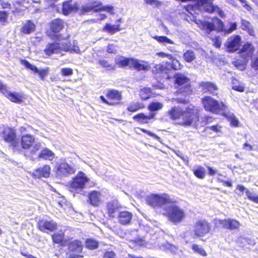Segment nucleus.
Returning a JSON list of instances; mask_svg holds the SVG:
<instances>
[{
	"label": "nucleus",
	"mask_w": 258,
	"mask_h": 258,
	"mask_svg": "<svg viewBox=\"0 0 258 258\" xmlns=\"http://www.w3.org/2000/svg\"><path fill=\"white\" fill-rule=\"evenodd\" d=\"M196 1L197 4L196 5H187L185 8L186 11L193 16L194 20L199 25L200 29L205 30L207 33H209L215 29V23L217 24L218 30L219 31H223L225 34H230L237 29V25L236 23H231L230 24L229 28L223 29V23L218 18L214 19L212 23L197 19L195 15H199V13L202 12L209 13H216L222 18L224 17V14L219 7L213 6L210 0H196Z\"/></svg>",
	"instance_id": "1"
},
{
	"label": "nucleus",
	"mask_w": 258,
	"mask_h": 258,
	"mask_svg": "<svg viewBox=\"0 0 258 258\" xmlns=\"http://www.w3.org/2000/svg\"><path fill=\"white\" fill-rule=\"evenodd\" d=\"M167 113L172 120H177L181 117L182 125L195 127L199 125L198 109L191 104L188 105L185 110H183L179 107H173Z\"/></svg>",
	"instance_id": "2"
},
{
	"label": "nucleus",
	"mask_w": 258,
	"mask_h": 258,
	"mask_svg": "<svg viewBox=\"0 0 258 258\" xmlns=\"http://www.w3.org/2000/svg\"><path fill=\"white\" fill-rule=\"evenodd\" d=\"M156 55L161 57H166L168 61L166 63L163 62L161 64H156L154 67V71L159 75V77L166 79L171 78L169 74L171 69L178 70L181 69V65L179 61L171 54L163 52H158Z\"/></svg>",
	"instance_id": "3"
},
{
	"label": "nucleus",
	"mask_w": 258,
	"mask_h": 258,
	"mask_svg": "<svg viewBox=\"0 0 258 258\" xmlns=\"http://www.w3.org/2000/svg\"><path fill=\"white\" fill-rule=\"evenodd\" d=\"M162 214L166 216L169 221L174 224L182 222L185 217L184 210L178 206L175 201L172 198V202L164 207Z\"/></svg>",
	"instance_id": "4"
},
{
	"label": "nucleus",
	"mask_w": 258,
	"mask_h": 258,
	"mask_svg": "<svg viewBox=\"0 0 258 258\" xmlns=\"http://www.w3.org/2000/svg\"><path fill=\"white\" fill-rule=\"evenodd\" d=\"M202 104L204 109L208 111L225 115L228 106L223 102L218 101L211 96H205L202 98Z\"/></svg>",
	"instance_id": "5"
},
{
	"label": "nucleus",
	"mask_w": 258,
	"mask_h": 258,
	"mask_svg": "<svg viewBox=\"0 0 258 258\" xmlns=\"http://www.w3.org/2000/svg\"><path fill=\"white\" fill-rule=\"evenodd\" d=\"M172 202V198L165 193L161 194H151L146 198V202L151 207L155 209H160L162 213L164 207Z\"/></svg>",
	"instance_id": "6"
},
{
	"label": "nucleus",
	"mask_w": 258,
	"mask_h": 258,
	"mask_svg": "<svg viewBox=\"0 0 258 258\" xmlns=\"http://www.w3.org/2000/svg\"><path fill=\"white\" fill-rule=\"evenodd\" d=\"M113 7L111 6H103L101 3L93 2L91 4H87L84 5H80L78 4V13L80 14H85L92 11L100 12L105 11L111 13L113 10Z\"/></svg>",
	"instance_id": "7"
},
{
	"label": "nucleus",
	"mask_w": 258,
	"mask_h": 258,
	"mask_svg": "<svg viewBox=\"0 0 258 258\" xmlns=\"http://www.w3.org/2000/svg\"><path fill=\"white\" fill-rule=\"evenodd\" d=\"M211 230V225L206 220H198L193 225L192 232L194 235V237H204L208 234Z\"/></svg>",
	"instance_id": "8"
},
{
	"label": "nucleus",
	"mask_w": 258,
	"mask_h": 258,
	"mask_svg": "<svg viewBox=\"0 0 258 258\" xmlns=\"http://www.w3.org/2000/svg\"><path fill=\"white\" fill-rule=\"evenodd\" d=\"M69 44L66 43L53 42L48 43L46 46L44 51L48 55L53 54H60L63 55L68 51Z\"/></svg>",
	"instance_id": "9"
},
{
	"label": "nucleus",
	"mask_w": 258,
	"mask_h": 258,
	"mask_svg": "<svg viewBox=\"0 0 258 258\" xmlns=\"http://www.w3.org/2000/svg\"><path fill=\"white\" fill-rule=\"evenodd\" d=\"M89 178L85 174L80 172L73 179L70 184V190L74 192V190H81L85 187L86 183L88 182Z\"/></svg>",
	"instance_id": "10"
},
{
	"label": "nucleus",
	"mask_w": 258,
	"mask_h": 258,
	"mask_svg": "<svg viewBox=\"0 0 258 258\" xmlns=\"http://www.w3.org/2000/svg\"><path fill=\"white\" fill-rule=\"evenodd\" d=\"M175 82L178 87H181L179 90L183 95L186 96L189 94L191 90L188 78L182 74H178L175 76Z\"/></svg>",
	"instance_id": "11"
},
{
	"label": "nucleus",
	"mask_w": 258,
	"mask_h": 258,
	"mask_svg": "<svg viewBox=\"0 0 258 258\" xmlns=\"http://www.w3.org/2000/svg\"><path fill=\"white\" fill-rule=\"evenodd\" d=\"M215 224L217 227H221L230 230L237 229L240 226L238 221L231 219L225 220L216 219L215 220Z\"/></svg>",
	"instance_id": "12"
},
{
	"label": "nucleus",
	"mask_w": 258,
	"mask_h": 258,
	"mask_svg": "<svg viewBox=\"0 0 258 258\" xmlns=\"http://www.w3.org/2000/svg\"><path fill=\"white\" fill-rule=\"evenodd\" d=\"M56 169V174L60 178L66 177L75 172L74 168L66 162L57 164Z\"/></svg>",
	"instance_id": "13"
},
{
	"label": "nucleus",
	"mask_w": 258,
	"mask_h": 258,
	"mask_svg": "<svg viewBox=\"0 0 258 258\" xmlns=\"http://www.w3.org/2000/svg\"><path fill=\"white\" fill-rule=\"evenodd\" d=\"M240 42L241 37L238 35H235L227 39L225 46L229 52H234L239 49Z\"/></svg>",
	"instance_id": "14"
},
{
	"label": "nucleus",
	"mask_w": 258,
	"mask_h": 258,
	"mask_svg": "<svg viewBox=\"0 0 258 258\" xmlns=\"http://www.w3.org/2000/svg\"><path fill=\"white\" fill-rule=\"evenodd\" d=\"M0 136L4 139L5 142L11 143L15 147L16 146V133L14 129L9 127H6L0 132Z\"/></svg>",
	"instance_id": "15"
},
{
	"label": "nucleus",
	"mask_w": 258,
	"mask_h": 258,
	"mask_svg": "<svg viewBox=\"0 0 258 258\" xmlns=\"http://www.w3.org/2000/svg\"><path fill=\"white\" fill-rule=\"evenodd\" d=\"M106 96L109 100V105H115L119 104L122 100L121 92L114 89L109 90Z\"/></svg>",
	"instance_id": "16"
},
{
	"label": "nucleus",
	"mask_w": 258,
	"mask_h": 258,
	"mask_svg": "<svg viewBox=\"0 0 258 258\" xmlns=\"http://www.w3.org/2000/svg\"><path fill=\"white\" fill-rule=\"evenodd\" d=\"M38 227L41 231L48 233L56 229L57 223L52 220H41L38 222Z\"/></svg>",
	"instance_id": "17"
},
{
	"label": "nucleus",
	"mask_w": 258,
	"mask_h": 258,
	"mask_svg": "<svg viewBox=\"0 0 258 258\" xmlns=\"http://www.w3.org/2000/svg\"><path fill=\"white\" fill-rule=\"evenodd\" d=\"M20 61H21V64H23V66H24L26 69L30 70L34 73L38 74L41 80H43L44 77L48 74L47 70H46V69L39 70L37 69V68L36 66L30 64L28 61H27L26 60L21 59Z\"/></svg>",
	"instance_id": "18"
},
{
	"label": "nucleus",
	"mask_w": 258,
	"mask_h": 258,
	"mask_svg": "<svg viewBox=\"0 0 258 258\" xmlns=\"http://www.w3.org/2000/svg\"><path fill=\"white\" fill-rule=\"evenodd\" d=\"M83 244L79 240H74L69 243L68 250L72 254H79L82 251Z\"/></svg>",
	"instance_id": "19"
},
{
	"label": "nucleus",
	"mask_w": 258,
	"mask_h": 258,
	"mask_svg": "<svg viewBox=\"0 0 258 258\" xmlns=\"http://www.w3.org/2000/svg\"><path fill=\"white\" fill-rule=\"evenodd\" d=\"M254 51V47L251 43L244 44L240 49L239 53L240 56L245 59L251 57Z\"/></svg>",
	"instance_id": "20"
},
{
	"label": "nucleus",
	"mask_w": 258,
	"mask_h": 258,
	"mask_svg": "<svg viewBox=\"0 0 258 258\" xmlns=\"http://www.w3.org/2000/svg\"><path fill=\"white\" fill-rule=\"evenodd\" d=\"M78 8L77 3H73L72 1H66L62 4V13L65 15L74 12L78 13Z\"/></svg>",
	"instance_id": "21"
},
{
	"label": "nucleus",
	"mask_w": 258,
	"mask_h": 258,
	"mask_svg": "<svg viewBox=\"0 0 258 258\" xmlns=\"http://www.w3.org/2000/svg\"><path fill=\"white\" fill-rule=\"evenodd\" d=\"M33 174L34 177L38 178L48 177L50 174V167L49 165H45L42 167L35 170Z\"/></svg>",
	"instance_id": "22"
},
{
	"label": "nucleus",
	"mask_w": 258,
	"mask_h": 258,
	"mask_svg": "<svg viewBox=\"0 0 258 258\" xmlns=\"http://www.w3.org/2000/svg\"><path fill=\"white\" fill-rule=\"evenodd\" d=\"M200 86L204 92H209L213 95H217L216 91L218 90L217 86L210 82H203Z\"/></svg>",
	"instance_id": "23"
},
{
	"label": "nucleus",
	"mask_w": 258,
	"mask_h": 258,
	"mask_svg": "<svg viewBox=\"0 0 258 258\" xmlns=\"http://www.w3.org/2000/svg\"><path fill=\"white\" fill-rule=\"evenodd\" d=\"M89 203L93 206H98L101 202V195L100 192L92 191L88 195Z\"/></svg>",
	"instance_id": "24"
},
{
	"label": "nucleus",
	"mask_w": 258,
	"mask_h": 258,
	"mask_svg": "<svg viewBox=\"0 0 258 258\" xmlns=\"http://www.w3.org/2000/svg\"><path fill=\"white\" fill-rule=\"evenodd\" d=\"M132 214L128 211L120 212L118 216V220L119 223L122 225L129 224L132 219Z\"/></svg>",
	"instance_id": "25"
},
{
	"label": "nucleus",
	"mask_w": 258,
	"mask_h": 258,
	"mask_svg": "<svg viewBox=\"0 0 258 258\" xmlns=\"http://www.w3.org/2000/svg\"><path fill=\"white\" fill-rule=\"evenodd\" d=\"M130 68L138 70H147L149 69V66L147 62H144L143 61L138 59L132 58L131 61Z\"/></svg>",
	"instance_id": "26"
},
{
	"label": "nucleus",
	"mask_w": 258,
	"mask_h": 258,
	"mask_svg": "<svg viewBox=\"0 0 258 258\" xmlns=\"http://www.w3.org/2000/svg\"><path fill=\"white\" fill-rule=\"evenodd\" d=\"M237 244L240 247L248 248V245H254L255 241L254 239L241 236L238 238L237 240Z\"/></svg>",
	"instance_id": "27"
},
{
	"label": "nucleus",
	"mask_w": 258,
	"mask_h": 258,
	"mask_svg": "<svg viewBox=\"0 0 258 258\" xmlns=\"http://www.w3.org/2000/svg\"><path fill=\"white\" fill-rule=\"evenodd\" d=\"M35 143V139L30 135L23 136L21 138V145L23 149H29Z\"/></svg>",
	"instance_id": "28"
},
{
	"label": "nucleus",
	"mask_w": 258,
	"mask_h": 258,
	"mask_svg": "<svg viewBox=\"0 0 258 258\" xmlns=\"http://www.w3.org/2000/svg\"><path fill=\"white\" fill-rule=\"evenodd\" d=\"M35 25L30 20H27L23 23V27L21 28V32L24 34H30L34 31Z\"/></svg>",
	"instance_id": "29"
},
{
	"label": "nucleus",
	"mask_w": 258,
	"mask_h": 258,
	"mask_svg": "<svg viewBox=\"0 0 258 258\" xmlns=\"http://www.w3.org/2000/svg\"><path fill=\"white\" fill-rule=\"evenodd\" d=\"M0 91L11 101L16 102V96L15 94L9 91L6 85L0 81Z\"/></svg>",
	"instance_id": "30"
},
{
	"label": "nucleus",
	"mask_w": 258,
	"mask_h": 258,
	"mask_svg": "<svg viewBox=\"0 0 258 258\" xmlns=\"http://www.w3.org/2000/svg\"><path fill=\"white\" fill-rule=\"evenodd\" d=\"M64 22L59 19L53 20L51 23V29L54 32H58L63 28Z\"/></svg>",
	"instance_id": "31"
},
{
	"label": "nucleus",
	"mask_w": 258,
	"mask_h": 258,
	"mask_svg": "<svg viewBox=\"0 0 258 258\" xmlns=\"http://www.w3.org/2000/svg\"><path fill=\"white\" fill-rule=\"evenodd\" d=\"M39 158L52 161L55 158V154L47 148L43 149L38 155Z\"/></svg>",
	"instance_id": "32"
},
{
	"label": "nucleus",
	"mask_w": 258,
	"mask_h": 258,
	"mask_svg": "<svg viewBox=\"0 0 258 258\" xmlns=\"http://www.w3.org/2000/svg\"><path fill=\"white\" fill-rule=\"evenodd\" d=\"M132 58H125L122 56H117L115 59V62L120 67H130L131 61Z\"/></svg>",
	"instance_id": "33"
},
{
	"label": "nucleus",
	"mask_w": 258,
	"mask_h": 258,
	"mask_svg": "<svg viewBox=\"0 0 258 258\" xmlns=\"http://www.w3.org/2000/svg\"><path fill=\"white\" fill-rule=\"evenodd\" d=\"M107 211L110 217H114V214L118 208L117 201H113L108 203Z\"/></svg>",
	"instance_id": "34"
},
{
	"label": "nucleus",
	"mask_w": 258,
	"mask_h": 258,
	"mask_svg": "<svg viewBox=\"0 0 258 258\" xmlns=\"http://www.w3.org/2000/svg\"><path fill=\"white\" fill-rule=\"evenodd\" d=\"M120 30L119 24L111 25L106 24L103 29L104 31H106L110 34H114L116 32L119 31Z\"/></svg>",
	"instance_id": "35"
},
{
	"label": "nucleus",
	"mask_w": 258,
	"mask_h": 258,
	"mask_svg": "<svg viewBox=\"0 0 258 258\" xmlns=\"http://www.w3.org/2000/svg\"><path fill=\"white\" fill-rule=\"evenodd\" d=\"M231 84L232 88L233 90L239 92H243L244 91L245 86L244 84L236 79H232Z\"/></svg>",
	"instance_id": "36"
},
{
	"label": "nucleus",
	"mask_w": 258,
	"mask_h": 258,
	"mask_svg": "<svg viewBox=\"0 0 258 258\" xmlns=\"http://www.w3.org/2000/svg\"><path fill=\"white\" fill-rule=\"evenodd\" d=\"M144 107V105L143 103L139 102H132L130 103L127 107V109L128 111L134 112L137 111L140 109H142Z\"/></svg>",
	"instance_id": "37"
},
{
	"label": "nucleus",
	"mask_w": 258,
	"mask_h": 258,
	"mask_svg": "<svg viewBox=\"0 0 258 258\" xmlns=\"http://www.w3.org/2000/svg\"><path fill=\"white\" fill-rule=\"evenodd\" d=\"M193 172L195 175L200 178V179H204L206 175V171L205 168L200 166H198L195 167L193 169Z\"/></svg>",
	"instance_id": "38"
},
{
	"label": "nucleus",
	"mask_w": 258,
	"mask_h": 258,
	"mask_svg": "<svg viewBox=\"0 0 258 258\" xmlns=\"http://www.w3.org/2000/svg\"><path fill=\"white\" fill-rule=\"evenodd\" d=\"M98 64L105 68L107 71L114 70L115 69V65L105 59H99L98 60Z\"/></svg>",
	"instance_id": "39"
},
{
	"label": "nucleus",
	"mask_w": 258,
	"mask_h": 258,
	"mask_svg": "<svg viewBox=\"0 0 258 258\" xmlns=\"http://www.w3.org/2000/svg\"><path fill=\"white\" fill-rule=\"evenodd\" d=\"M195 58V53L192 50H188L183 54V58L187 62H191Z\"/></svg>",
	"instance_id": "40"
},
{
	"label": "nucleus",
	"mask_w": 258,
	"mask_h": 258,
	"mask_svg": "<svg viewBox=\"0 0 258 258\" xmlns=\"http://www.w3.org/2000/svg\"><path fill=\"white\" fill-rule=\"evenodd\" d=\"M140 96L142 99L147 100L151 96V90L149 88H144L140 90Z\"/></svg>",
	"instance_id": "41"
},
{
	"label": "nucleus",
	"mask_w": 258,
	"mask_h": 258,
	"mask_svg": "<svg viewBox=\"0 0 258 258\" xmlns=\"http://www.w3.org/2000/svg\"><path fill=\"white\" fill-rule=\"evenodd\" d=\"M133 119L140 124H145L148 122L147 116L142 113L134 116Z\"/></svg>",
	"instance_id": "42"
},
{
	"label": "nucleus",
	"mask_w": 258,
	"mask_h": 258,
	"mask_svg": "<svg viewBox=\"0 0 258 258\" xmlns=\"http://www.w3.org/2000/svg\"><path fill=\"white\" fill-rule=\"evenodd\" d=\"M163 107V104L162 103L158 102H153L151 103L148 106V109L150 111H158L161 109Z\"/></svg>",
	"instance_id": "43"
},
{
	"label": "nucleus",
	"mask_w": 258,
	"mask_h": 258,
	"mask_svg": "<svg viewBox=\"0 0 258 258\" xmlns=\"http://www.w3.org/2000/svg\"><path fill=\"white\" fill-rule=\"evenodd\" d=\"M53 241L56 243H60L64 238V233L61 231L54 233L52 235Z\"/></svg>",
	"instance_id": "44"
},
{
	"label": "nucleus",
	"mask_w": 258,
	"mask_h": 258,
	"mask_svg": "<svg viewBox=\"0 0 258 258\" xmlns=\"http://www.w3.org/2000/svg\"><path fill=\"white\" fill-rule=\"evenodd\" d=\"M192 249L195 252L198 253L202 256H206L207 255V252L203 248L202 246L196 244H193L192 245Z\"/></svg>",
	"instance_id": "45"
},
{
	"label": "nucleus",
	"mask_w": 258,
	"mask_h": 258,
	"mask_svg": "<svg viewBox=\"0 0 258 258\" xmlns=\"http://www.w3.org/2000/svg\"><path fill=\"white\" fill-rule=\"evenodd\" d=\"M86 247L90 249H94L98 247V243L92 239H88L86 241Z\"/></svg>",
	"instance_id": "46"
},
{
	"label": "nucleus",
	"mask_w": 258,
	"mask_h": 258,
	"mask_svg": "<svg viewBox=\"0 0 258 258\" xmlns=\"http://www.w3.org/2000/svg\"><path fill=\"white\" fill-rule=\"evenodd\" d=\"M157 41L164 44H173V42L171 39H169L167 37L164 36H156L154 37Z\"/></svg>",
	"instance_id": "47"
},
{
	"label": "nucleus",
	"mask_w": 258,
	"mask_h": 258,
	"mask_svg": "<svg viewBox=\"0 0 258 258\" xmlns=\"http://www.w3.org/2000/svg\"><path fill=\"white\" fill-rule=\"evenodd\" d=\"M246 190H249L248 189L246 188L245 186L242 185L238 184L236 187V189L235 190V193L238 196H242L243 195V193L245 192V196L246 195Z\"/></svg>",
	"instance_id": "48"
},
{
	"label": "nucleus",
	"mask_w": 258,
	"mask_h": 258,
	"mask_svg": "<svg viewBox=\"0 0 258 258\" xmlns=\"http://www.w3.org/2000/svg\"><path fill=\"white\" fill-rule=\"evenodd\" d=\"M160 248L163 250H169L171 252H174L176 250V247L168 243H165L160 246Z\"/></svg>",
	"instance_id": "49"
},
{
	"label": "nucleus",
	"mask_w": 258,
	"mask_h": 258,
	"mask_svg": "<svg viewBox=\"0 0 258 258\" xmlns=\"http://www.w3.org/2000/svg\"><path fill=\"white\" fill-rule=\"evenodd\" d=\"M246 197L249 200L258 204V196L250 190H246Z\"/></svg>",
	"instance_id": "50"
},
{
	"label": "nucleus",
	"mask_w": 258,
	"mask_h": 258,
	"mask_svg": "<svg viewBox=\"0 0 258 258\" xmlns=\"http://www.w3.org/2000/svg\"><path fill=\"white\" fill-rule=\"evenodd\" d=\"M137 130H141L143 132L145 133H146L148 135H149V136L153 137L154 138H155L156 140H158V141H159L160 140V138L157 136L156 134L149 131H147L145 129H143V128H141L140 127H137V128H135V132L137 133H138V131Z\"/></svg>",
	"instance_id": "51"
},
{
	"label": "nucleus",
	"mask_w": 258,
	"mask_h": 258,
	"mask_svg": "<svg viewBox=\"0 0 258 258\" xmlns=\"http://www.w3.org/2000/svg\"><path fill=\"white\" fill-rule=\"evenodd\" d=\"M257 53V56L255 57H254L251 60V68L255 71H258V50L256 52Z\"/></svg>",
	"instance_id": "52"
},
{
	"label": "nucleus",
	"mask_w": 258,
	"mask_h": 258,
	"mask_svg": "<svg viewBox=\"0 0 258 258\" xmlns=\"http://www.w3.org/2000/svg\"><path fill=\"white\" fill-rule=\"evenodd\" d=\"M73 70L71 68H61V74L62 76H68L73 74Z\"/></svg>",
	"instance_id": "53"
},
{
	"label": "nucleus",
	"mask_w": 258,
	"mask_h": 258,
	"mask_svg": "<svg viewBox=\"0 0 258 258\" xmlns=\"http://www.w3.org/2000/svg\"><path fill=\"white\" fill-rule=\"evenodd\" d=\"M34 144V146L32 147V149L31 150V152L33 153H35L37 151L43 148L42 143H41L35 142Z\"/></svg>",
	"instance_id": "54"
},
{
	"label": "nucleus",
	"mask_w": 258,
	"mask_h": 258,
	"mask_svg": "<svg viewBox=\"0 0 258 258\" xmlns=\"http://www.w3.org/2000/svg\"><path fill=\"white\" fill-rule=\"evenodd\" d=\"M107 52L110 53H116L117 46L112 44H109L107 48Z\"/></svg>",
	"instance_id": "55"
},
{
	"label": "nucleus",
	"mask_w": 258,
	"mask_h": 258,
	"mask_svg": "<svg viewBox=\"0 0 258 258\" xmlns=\"http://www.w3.org/2000/svg\"><path fill=\"white\" fill-rule=\"evenodd\" d=\"M147 4L155 7H158L161 5V3L156 0H145Z\"/></svg>",
	"instance_id": "56"
},
{
	"label": "nucleus",
	"mask_w": 258,
	"mask_h": 258,
	"mask_svg": "<svg viewBox=\"0 0 258 258\" xmlns=\"http://www.w3.org/2000/svg\"><path fill=\"white\" fill-rule=\"evenodd\" d=\"M115 253L112 251H106L103 256V258H115Z\"/></svg>",
	"instance_id": "57"
},
{
	"label": "nucleus",
	"mask_w": 258,
	"mask_h": 258,
	"mask_svg": "<svg viewBox=\"0 0 258 258\" xmlns=\"http://www.w3.org/2000/svg\"><path fill=\"white\" fill-rule=\"evenodd\" d=\"M8 15L5 12H0V22H5L7 19Z\"/></svg>",
	"instance_id": "58"
},
{
	"label": "nucleus",
	"mask_w": 258,
	"mask_h": 258,
	"mask_svg": "<svg viewBox=\"0 0 258 258\" xmlns=\"http://www.w3.org/2000/svg\"><path fill=\"white\" fill-rule=\"evenodd\" d=\"M69 47H70L69 45ZM68 51H70L71 52H73L78 53L80 52V49L78 46L73 45V46L71 48H69Z\"/></svg>",
	"instance_id": "59"
},
{
	"label": "nucleus",
	"mask_w": 258,
	"mask_h": 258,
	"mask_svg": "<svg viewBox=\"0 0 258 258\" xmlns=\"http://www.w3.org/2000/svg\"><path fill=\"white\" fill-rule=\"evenodd\" d=\"M214 45L217 48L220 47L221 44V41L220 39L218 37H216L215 39L213 40Z\"/></svg>",
	"instance_id": "60"
},
{
	"label": "nucleus",
	"mask_w": 258,
	"mask_h": 258,
	"mask_svg": "<svg viewBox=\"0 0 258 258\" xmlns=\"http://www.w3.org/2000/svg\"><path fill=\"white\" fill-rule=\"evenodd\" d=\"M207 128L210 129L215 132H218L220 131V126H219L217 125H212V126L207 127Z\"/></svg>",
	"instance_id": "61"
},
{
	"label": "nucleus",
	"mask_w": 258,
	"mask_h": 258,
	"mask_svg": "<svg viewBox=\"0 0 258 258\" xmlns=\"http://www.w3.org/2000/svg\"><path fill=\"white\" fill-rule=\"evenodd\" d=\"M230 123L232 126H237L238 124V120L235 117L232 116L231 118Z\"/></svg>",
	"instance_id": "62"
},
{
	"label": "nucleus",
	"mask_w": 258,
	"mask_h": 258,
	"mask_svg": "<svg viewBox=\"0 0 258 258\" xmlns=\"http://www.w3.org/2000/svg\"><path fill=\"white\" fill-rule=\"evenodd\" d=\"M241 24L242 26V29H247L248 28L249 23L247 21L242 20L241 21Z\"/></svg>",
	"instance_id": "63"
},
{
	"label": "nucleus",
	"mask_w": 258,
	"mask_h": 258,
	"mask_svg": "<svg viewBox=\"0 0 258 258\" xmlns=\"http://www.w3.org/2000/svg\"><path fill=\"white\" fill-rule=\"evenodd\" d=\"M243 148L247 151H251L253 150L252 146L248 144L247 143H245L244 144Z\"/></svg>",
	"instance_id": "64"
}]
</instances>
